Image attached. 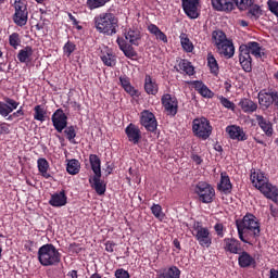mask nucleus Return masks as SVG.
Returning a JSON list of instances; mask_svg holds the SVG:
<instances>
[{
    "label": "nucleus",
    "mask_w": 278,
    "mask_h": 278,
    "mask_svg": "<svg viewBox=\"0 0 278 278\" xmlns=\"http://www.w3.org/2000/svg\"><path fill=\"white\" fill-rule=\"evenodd\" d=\"M115 277L116 278H129V271L121 268V269H117L115 271Z\"/></svg>",
    "instance_id": "nucleus-54"
},
{
    "label": "nucleus",
    "mask_w": 278,
    "mask_h": 278,
    "mask_svg": "<svg viewBox=\"0 0 278 278\" xmlns=\"http://www.w3.org/2000/svg\"><path fill=\"white\" fill-rule=\"evenodd\" d=\"M179 277H181V270H179L177 266H172L159 274V278H179Z\"/></svg>",
    "instance_id": "nucleus-35"
},
{
    "label": "nucleus",
    "mask_w": 278,
    "mask_h": 278,
    "mask_svg": "<svg viewBox=\"0 0 278 278\" xmlns=\"http://www.w3.org/2000/svg\"><path fill=\"white\" fill-rule=\"evenodd\" d=\"M239 240L244 244H252L253 240L260 238V222L255 215L248 213L242 219L236 220Z\"/></svg>",
    "instance_id": "nucleus-1"
},
{
    "label": "nucleus",
    "mask_w": 278,
    "mask_h": 278,
    "mask_svg": "<svg viewBox=\"0 0 278 278\" xmlns=\"http://www.w3.org/2000/svg\"><path fill=\"white\" fill-rule=\"evenodd\" d=\"M110 0H87V7L89 10H97V8H103Z\"/></svg>",
    "instance_id": "nucleus-45"
},
{
    "label": "nucleus",
    "mask_w": 278,
    "mask_h": 278,
    "mask_svg": "<svg viewBox=\"0 0 278 278\" xmlns=\"http://www.w3.org/2000/svg\"><path fill=\"white\" fill-rule=\"evenodd\" d=\"M192 131L197 138L202 140H207L212 136V125L210 121L205 117H198L192 122Z\"/></svg>",
    "instance_id": "nucleus-6"
},
{
    "label": "nucleus",
    "mask_w": 278,
    "mask_h": 278,
    "mask_svg": "<svg viewBox=\"0 0 278 278\" xmlns=\"http://www.w3.org/2000/svg\"><path fill=\"white\" fill-rule=\"evenodd\" d=\"M173 244L176 249H178L179 251L181 250V243L179 242L178 239H174Z\"/></svg>",
    "instance_id": "nucleus-62"
},
{
    "label": "nucleus",
    "mask_w": 278,
    "mask_h": 278,
    "mask_svg": "<svg viewBox=\"0 0 278 278\" xmlns=\"http://www.w3.org/2000/svg\"><path fill=\"white\" fill-rule=\"evenodd\" d=\"M119 84L124 88L125 92L130 94V97H138V90L131 86V83L127 76H121Z\"/></svg>",
    "instance_id": "nucleus-32"
},
{
    "label": "nucleus",
    "mask_w": 278,
    "mask_h": 278,
    "mask_svg": "<svg viewBox=\"0 0 278 278\" xmlns=\"http://www.w3.org/2000/svg\"><path fill=\"white\" fill-rule=\"evenodd\" d=\"M64 134L72 144H75V138L77 137V131L75 130V126L66 127Z\"/></svg>",
    "instance_id": "nucleus-44"
},
{
    "label": "nucleus",
    "mask_w": 278,
    "mask_h": 278,
    "mask_svg": "<svg viewBox=\"0 0 278 278\" xmlns=\"http://www.w3.org/2000/svg\"><path fill=\"white\" fill-rule=\"evenodd\" d=\"M179 68L186 75H194V66H192V63H190L188 60H181L179 63Z\"/></svg>",
    "instance_id": "nucleus-42"
},
{
    "label": "nucleus",
    "mask_w": 278,
    "mask_h": 278,
    "mask_svg": "<svg viewBox=\"0 0 278 278\" xmlns=\"http://www.w3.org/2000/svg\"><path fill=\"white\" fill-rule=\"evenodd\" d=\"M222 105L224 108H226L227 110H236V104H233V102L229 101V99L225 98V97H222L219 99Z\"/></svg>",
    "instance_id": "nucleus-51"
},
{
    "label": "nucleus",
    "mask_w": 278,
    "mask_h": 278,
    "mask_svg": "<svg viewBox=\"0 0 278 278\" xmlns=\"http://www.w3.org/2000/svg\"><path fill=\"white\" fill-rule=\"evenodd\" d=\"M100 58L104 66H116V55L109 48L101 51Z\"/></svg>",
    "instance_id": "nucleus-29"
},
{
    "label": "nucleus",
    "mask_w": 278,
    "mask_h": 278,
    "mask_svg": "<svg viewBox=\"0 0 278 278\" xmlns=\"http://www.w3.org/2000/svg\"><path fill=\"white\" fill-rule=\"evenodd\" d=\"M33 55H34V49L29 46H26L24 49L18 51L17 60L22 64H29V62H31Z\"/></svg>",
    "instance_id": "nucleus-30"
},
{
    "label": "nucleus",
    "mask_w": 278,
    "mask_h": 278,
    "mask_svg": "<svg viewBox=\"0 0 278 278\" xmlns=\"http://www.w3.org/2000/svg\"><path fill=\"white\" fill-rule=\"evenodd\" d=\"M250 179L252 181V186H254L256 190H260L268 182V177H266V175L260 169L252 170Z\"/></svg>",
    "instance_id": "nucleus-14"
},
{
    "label": "nucleus",
    "mask_w": 278,
    "mask_h": 278,
    "mask_svg": "<svg viewBox=\"0 0 278 278\" xmlns=\"http://www.w3.org/2000/svg\"><path fill=\"white\" fill-rule=\"evenodd\" d=\"M14 10L13 21L18 27H25L27 25V18L29 13L27 12V4L23 0H14Z\"/></svg>",
    "instance_id": "nucleus-8"
},
{
    "label": "nucleus",
    "mask_w": 278,
    "mask_h": 278,
    "mask_svg": "<svg viewBox=\"0 0 278 278\" xmlns=\"http://www.w3.org/2000/svg\"><path fill=\"white\" fill-rule=\"evenodd\" d=\"M144 90L147 94H157L160 87L157 86V81L151 77V75H146L144 78Z\"/></svg>",
    "instance_id": "nucleus-27"
},
{
    "label": "nucleus",
    "mask_w": 278,
    "mask_h": 278,
    "mask_svg": "<svg viewBox=\"0 0 278 278\" xmlns=\"http://www.w3.org/2000/svg\"><path fill=\"white\" fill-rule=\"evenodd\" d=\"M180 39V45L184 49V51H186V53H192V51H194V45L192 43V41H190V38H188V35L182 33L179 36Z\"/></svg>",
    "instance_id": "nucleus-38"
},
{
    "label": "nucleus",
    "mask_w": 278,
    "mask_h": 278,
    "mask_svg": "<svg viewBox=\"0 0 278 278\" xmlns=\"http://www.w3.org/2000/svg\"><path fill=\"white\" fill-rule=\"evenodd\" d=\"M214 229L217 233V236H219L220 238H223V224H216L214 226Z\"/></svg>",
    "instance_id": "nucleus-57"
},
{
    "label": "nucleus",
    "mask_w": 278,
    "mask_h": 278,
    "mask_svg": "<svg viewBox=\"0 0 278 278\" xmlns=\"http://www.w3.org/2000/svg\"><path fill=\"white\" fill-rule=\"evenodd\" d=\"M52 125L58 134H62L68 127V116L62 109H58L51 116Z\"/></svg>",
    "instance_id": "nucleus-11"
},
{
    "label": "nucleus",
    "mask_w": 278,
    "mask_h": 278,
    "mask_svg": "<svg viewBox=\"0 0 278 278\" xmlns=\"http://www.w3.org/2000/svg\"><path fill=\"white\" fill-rule=\"evenodd\" d=\"M251 18H260L262 16V9L257 4H252L249 10Z\"/></svg>",
    "instance_id": "nucleus-48"
},
{
    "label": "nucleus",
    "mask_w": 278,
    "mask_h": 278,
    "mask_svg": "<svg viewBox=\"0 0 278 278\" xmlns=\"http://www.w3.org/2000/svg\"><path fill=\"white\" fill-rule=\"evenodd\" d=\"M89 184H91V187L96 190L97 194L100 197L105 194V184L101 180V175L93 176L92 179H89Z\"/></svg>",
    "instance_id": "nucleus-31"
},
{
    "label": "nucleus",
    "mask_w": 278,
    "mask_h": 278,
    "mask_svg": "<svg viewBox=\"0 0 278 278\" xmlns=\"http://www.w3.org/2000/svg\"><path fill=\"white\" fill-rule=\"evenodd\" d=\"M182 8L189 18H199V0H182Z\"/></svg>",
    "instance_id": "nucleus-15"
},
{
    "label": "nucleus",
    "mask_w": 278,
    "mask_h": 278,
    "mask_svg": "<svg viewBox=\"0 0 278 278\" xmlns=\"http://www.w3.org/2000/svg\"><path fill=\"white\" fill-rule=\"evenodd\" d=\"M213 10L217 12H231L233 10V0H211Z\"/></svg>",
    "instance_id": "nucleus-21"
},
{
    "label": "nucleus",
    "mask_w": 278,
    "mask_h": 278,
    "mask_svg": "<svg viewBox=\"0 0 278 278\" xmlns=\"http://www.w3.org/2000/svg\"><path fill=\"white\" fill-rule=\"evenodd\" d=\"M226 134H228L230 140H237V142H244L245 140H249V136H247L244 128L238 125L227 126Z\"/></svg>",
    "instance_id": "nucleus-13"
},
{
    "label": "nucleus",
    "mask_w": 278,
    "mask_h": 278,
    "mask_svg": "<svg viewBox=\"0 0 278 278\" xmlns=\"http://www.w3.org/2000/svg\"><path fill=\"white\" fill-rule=\"evenodd\" d=\"M68 18L73 22L74 25H77V18H75V16H73L71 13H68Z\"/></svg>",
    "instance_id": "nucleus-64"
},
{
    "label": "nucleus",
    "mask_w": 278,
    "mask_h": 278,
    "mask_svg": "<svg viewBox=\"0 0 278 278\" xmlns=\"http://www.w3.org/2000/svg\"><path fill=\"white\" fill-rule=\"evenodd\" d=\"M125 134L128 138V141L132 142V144H138V142H140V138H142L140 128L134 124H129L125 128Z\"/></svg>",
    "instance_id": "nucleus-19"
},
{
    "label": "nucleus",
    "mask_w": 278,
    "mask_h": 278,
    "mask_svg": "<svg viewBox=\"0 0 278 278\" xmlns=\"http://www.w3.org/2000/svg\"><path fill=\"white\" fill-rule=\"evenodd\" d=\"M193 87H194V90H197V92H199V94H201V97H203L204 99L214 98L213 91L210 90V88L206 87V85H204L203 81L194 80L193 81Z\"/></svg>",
    "instance_id": "nucleus-26"
},
{
    "label": "nucleus",
    "mask_w": 278,
    "mask_h": 278,
    "mask_svg": "<svg viewBox=\"0 0 278 278\" xmlns=\"http://www.w3.org/2000/svg\"><path fill=\"white\" fill-rule=\"evenodd\" d=\"M224 249L228 253H233L235 255L240 254V251H242V243L238 241V239L233 238H227L224 240Z\"/></svg>",
    "instance_id": "nucleus-20"
},
{
    "label": "nucleus",
    "mask_w": 278,
    "mask_h": 278,
    "mask_svg": "<svg viewBox=\"0 0 278 278\" xmlns=\"http://www.w3.org/2000/svg\"><path fill=\"white\" fill-rule=\"evenodd\" d=\"M4 103L8 105L10 114H12V111L16 110L20 105V103L12 98H4Z\"/></svg>",
    "instance_id": "nucleus-49"
},
{
    "label": "nucleus",
    "mask_w": 278,
    "mask_h": 278,
    "mask_svg": "<svg viewBox=\"0 0 278 278\" xmlns=\"http://www.w3.org/2000/svg\"><path fill=\"white\" fill-rule=\"evenodd\" d=\"M191 160L198 165L203 164V159H201V156H199L198 154H192Z\"/></svg>",
    "instance_id": "nucleus-58"
},
{
    "label": "nucleus",
    "mask_w": 278,
    "mask_h": 278,
    "mask_svg": "<svg viewBox=\"0 0 278 278\" xmlns=\"http://www.w3.org/2000/svg\"><path fill=\"white\" fill-rule=\"evenodd\" d=\"M195 194H198L201 203H212L216 197V190L214 187H212V185L200 181L195 186Z\"/></svg>",
    "instance_id": "nucleus-7"
},
{
    "label": "nucleus",
    "mask_w": 278,
    "mask_h": 278,
    "mask_svg": "<svg viewBox=\"0 0 278 278\" xmlns=\"http://www.w3.org/2000/svg\"><path fill=\"white\" fill-rule=\"evenodd\" d=\"M206 60H207V66L212 75H218L219 73L218 61H216V58H214V54L208 53Z\"/></svg>",
    "instance_id": "nucleus-40"
},
{
    "label": "nucleus",
    "mask_w": 278,
    "mask_h": 278,
    "mask_svg": "<svg viewBox=\"0 0 278 278\" xmlns=\"http://www.w3.org/2000/svg\"><path fill=\"white\" fill-rule=\"evenodd\" d=\"M68 277H72V278H77L78 276H77V270H71L70 273H68Z\"/></svg>",
    "instance_id": "nucleus-63"
},
{
    "label": "nucleus",
    "mask_w": 278,
    "mask_h": 278,
    "mask_svg": "<svg viewBox=\"0 0 278 278\" xmlns=\"http://www.w3.org/2000/svg\"><path fill=\"white\" fill-rule=\"evenodd\" d=\"M115 248H116V243H114L113 241H108L105 243V251H108V253H114Z\"/></svg>",
    "instance_id": "nucleus-55"
},
{
    "label": "nucleus",
    "mask_w": 278,
    "mask_h": 278,
    "mask_svg": "<svg viewBox=\"0 0 278 278\" xmlns=\"http://www.w3.org/2000/svg\"><path fill=\"white\" fill-rule=\"evenodd\" d=\"M239 106L245 114H253V112L257 110V103L253 102L250 99H242L239 102Z\"/></svg>",
    "instance_id": "nucleus-33"
},
{
    "label": "nucleus",
    "mask_w": 278,
    "mask_h": 278,
    "mask_svg": "<svg viewBox=\"0 0 278 278\" xmlns=\"http://www.w3.org/2000/svg\"><path fill=\"white\" fill-rule=\"evenodd\" d=\"M258 103L263 110H268L269 106L274 105L273 91L270 92H258Z\"/></svg>",
    "instance_id": "nucleus-28"
},
{
    "label": "nucleus",
    "mask_w": 278,
    "mask_h": 278,
    "mask_svg": "<svg viewBox=\"0 0 278 278\" xmlns=\"http://www.w3.org/2000/svg\"><path fill=\"white\" fill-rule=\"evenodd\" d=\"M240 47H245L248 53L250 55H254V58H262L264 55V48H262V46H260V43L256 41H250Z\"/></svg>",
    "instance_id": "nucleus-25"
},
{
    "label": "nucleus",
    "mask_w": 278,
    "mask_h": 278,
    "mask_svg": "<svg viewBox=\"0 0 278 278\" xmlns=\"http://www.w3.org/2000/svg\"><path fill=\"white\" fill-rule=\"evenodd\" d=\"M256 123L268 138L275 134V130L273 129V123H270V121L266 119L264 116L256 115Z\"/></svg>",
    "instance_id": "nucleus-22"
},
{
    "label": "nucleus",
    "mask_w": 278,
    "mask_h": 278,
    "mask_svg": "<svg viewBox=\"0 0 278 278\" xmlns=\"http://www.w3.org/2000/svg\"><path fill=\"white\" fill-rule=\"evenodd\" d=\"M140 123L142 127H146L147 131H155L157 129V119L149 110L141 112Z\"/></svg>",
    "instance_id": "nucleus-12"
},
{
    "label": "nucleus",
    "mask_w": 278,
    "mask_h": 278,
    "mask_svg": "<svg viewBox=\"0 0 278 278\" xmlns=\"http://www.w3.org/2000/svg\"><path fill=\"white\" fill-rule=\"evenodd\" d=\"M236 5L239 10L244 11L249 10L253 5L254 0H235Z\"/></svg>",
    "instance_id": "nucleus-46"
},
{
    "label": "nucleus",
    "mask_w": 278,
    "mask_h": 278,
    "mask_svg": "<svg viewBox=\"0 0 278 278\" xmlns=\"http://www.w3.org/2000/svg\"><path fill=\"white\" fill-rule=\"evenodd\" d=\"M212 45L216 48L219 55H224V58H233V53H236V48L233 47V42L227 38L225 31L217 29L212 33Z\"/></svg>",
    "instance_id": "nucleus-4"
},
{
    "label": "nucleus",
    "mask_w": 278,
    "mask_h": 278,
    "mask_svg": "<svg viewBox=\"0 0 278 278\" xmlns=\"http://www.w3.org/2000/svg\"><path fill=\"white\" fill-rule=\"evenodd\" d=\"M267 5L271 14H275L278 18V1L277 0H268Z\"/></svg>",
    "instance_id": "nucleus-50"
},
{
    "label": "nucleus",
    "mask_w": 278,
    "mask_h": 278,
    "mask_svg": "<svg viewBox=\"0 0 278 278\" xmlns=\"http://www.w3.org/2000/svg\"><path fill=\"white\" fill-rule=\"evenodd\" d=\"M238 263L240 268H251V266H255V257L249 252H239Z\"/></svg>",
    "instance_id": "nucleus-24"
},
{
    "label": "nucleus",
    "mask_w": 278,
    "mask_h": 278,
    "mask_svg": "<svg viewBox=\"0 0 278 278\" xmlns=\"http://www.w3.org/2000/svg\"><path fill=\"white\" fill-rule=\"evenodd\" d=\"M162 106L167 116H177L179 110V102L177 98L170 93H165L161 98Z\"/></svg>",
    "instance_id": "nucleus-10"
},
{
    "label": "nucleus",
    "mask_w": 278,
    "mask_h": 278,
    "mask_svg": "<svg viewBox=\"0 0 278 278\" xmlns=\"http://www.w3.org/2000/svg\"><path fill=\"white\" fill-rule=\"evenodd\" d=\"M233 189V185H231V179L226 172L220 173V180L217 185V190L223 192L224 194H231V190Z\"/></svg>",
    "instance_id": "nucleus-18"
},
{
    "label": "nucleus",
    "mask_w": 278,
    "mask_h": 278,
    "mask_svg": "<svg viewBox=\"0 0 278 278\" xmlns=\"http://www.w3.org/2000/svg\"><path fill=\"white\" fill-rule=\"evenodd\" d=\"M34 119L39 121L40 123H45L47 121V111H45V108L42 105H36L34 108Z\"/></svg>",
    "instance_id": "nucleus-41"
},
{
    "label": "nucleus",
    "mask_w": 278,
    "mask_h": 278,
    "mask_svg": "<svg viewBox=\"0 0 278 278\" xmlns=\"http://www.w3.org/2000/svg\"><path fill=\"white\" fill-rule=\"evenodd\" d=\"M67 197L64 190H62L59 193H54L51 195V199L49 200V205L52 207H64L67 203Z\"/></svg>",
    "instance_id": "nucleus-23"
},
{
    "label": "nucleus",
    "mask_w": 278,
    "mask_h": 278,
    "mask_svg": "<svg viewBox=\"0 0 278 278\" xmlns=\"http://www.w3.org/2000/svg\"><path fill=\"white\" fill-rule=\"evenodd\" d=\"M0 134H10V125L5 123L0 124Z\"/></svg>",
    "instance_id": "nucleus-56"
},
{
    "label": "nucleus",
    "mask_w": 278,
    "mask_h": 278,
    "mask_svg": "<svg viewBox=\"0 0 278 278\" xmlns=\"http://www.w3.org/2000/svg\"><path fill=\"white\" fill-rule=\"evenodd\" d=\"M192 235L198 240L200 247L210 248L212 245V237H210V229L203 227L201 223H193V232Z\"/></svg>",
    "instance_id": "nucleus-9"
},
{
    "label": "nucleus",
    "mask_w": 278,
    "mask_h": 278,
    "mask_svg": "<svg viewBox=\"0 0 278 278\" xmlns=\"http://www.w3.org/2000/svg\"><path fill=\"white\" fill-rule=\"evenodd\" d=\"M148 31L152 34V36H155L156 40H161L162 42H168V37H166V34L157 27L155 24H150L148 26Z\"/></svg>",
    "instance_id": "nucleus-34"
},
{
    "label": "nucleus",
    "mask_w": 278,
    "mask_h": 278,
    "mask_svg": "<svg viewBox=\"0 0 278 278\" xmlns=\"http://www.w3.org/2000/svg\"><path fill=\"white\" fill-rule=\"evenodd\" d=\"M13 116L15 118H18V116H25V112L23 111V106H21L16 112H14Z\"/></svg>",
    "instance_id": "nucleus-59"
},
{
    "label": "nucleus",
    "mask_w": 278,
    "mask_h": 278,
    "mask_svg": "<svg viewBox=\"0 0 278 278\" xmlns=\"http://www.w3.org/2000/svg\"><path fill=\"white\" fill-rule=\"evenodd\" d=\"M81 169V164L76 159L67 161L66 170L68 175H77Z\"/></svg>",
    "instance_id": "nucleus-39"
},
{
    "label": "nucleus",
    "mask_w": 278,
    "mask_h": 278,
    "mask_svg": "<svg viewBox=\"0 0 278 278\" xmlns=\"http://www.w3.org/2000/svg\"><path fill=\"white\" fill-rule=\"evenodd\" d=\"M260 192L264 194L266 199H269L274 203H278V188L268 181L264 187L260 189Z\"/></svg>",
    "instance_id": "nucleus-17"
},
{
    "label": "nucleus",
    "mask_w": 278,
    "mask_h": 278,
    "mask_svg": "<svg viewBox=\"0 0 278 278\" xmlns=\"http://www.w3.org/2000/svg\"><path fill=\"white\" fill-rule=\"evenodd\" d=\"M270 214H271V216H274V218H277V216H278V208L273 206V205H270Z\"/></svg>",
    "instance_id": "nucleus-61"
},
{
    "label": "nucleus",
    "mask_w": 278,
    "mask_h": 278,
    "mask_svg": "<svg viewBox=\"0 0 278 278\" xmlns=\"http://www.w3.org/2000/svg\"><path fill=\"white\" fill-rule=\"evenodd\" d=\"M239 62L243 71H245V73H251L252 59H251V54L249 53V50H247V47L239 48Z\"/></svg>",
    "instance_id": "nucleus-16"
},
{
    "label": "nucleus",
    "mask_w": 278,
    "mask_h": 278,
    "mask_svg": "<svg viewBox=\"0 0 278 278\" xmlns=\"http://www.w3.org/2000/svg\"><path fill=\"white\" fill-rule=\"evenodd\" d=\"M9 45L13 47V49H18L21 47V35L17 33H13L9 36Z\"/></svg>",
    "instance_id": "nucleus-43"
},
{
    "label": "nucleus",
    "mask_w": 278,
    "mask_h": 278,
    "mask_svg": "<svg viewBox=\"0 0 278 278\" xmlns=\"http://www.w3.org/2000/svg\"><path fill=\"white\" fill-rule=\"evenodd\" d=\"M125 38L118 37L116 42L118 48L123 51L126 58H136L137 53L134 50V47H139L142 40V36L140 35V30L129 29L125 33Z\"/></svg>",
    "instance_id": "nucleus-2"
},
{
    "label": "nucleus",
    "mask_w": 278,
    "mask_h": 278,
    "mask_svg": "<svg viewBox=\"0 0 278 278\" xmlns=\"http://www.w3.org/2000/svg\"><path fill=\"white\" fill-rule=\"evenodd\" d=\"M89 163L94 176L101 175V159L97 154L89 155Z\"/></svg>",
    "instance_id": "nucleus-37"
},
{
    "label": "nucleus",
    "mask_w": 278,
    "mask_h": 278,
    "mask_svg": "<svg viewBox=\"0 0 278 278\" xmlns=\"http://www.w3.org/2000/svg\"><path fill=\"white\" fill-rule=\"evenodd\" d=\"M273 97H274V105L278 110V91H273Z\"/></svg>",
    "instance_id": "nucleus-60"
},
{
    "label": "nucleus",
    "mask_w": 278,
    "mask_h": 278,
    "mask_svg": "<svg viewBox=\"0 0 278 278\" xmlns=\"http://www.w3.org/2000/svg\"><path fill=\"white\" fill-rule=\"evenodd\" d=\"M63 51H64L65 55H67V58L71 56L73 51H75V43L67 41L65 43V46L63 47Z\"/></svg>",
    "instance_id": "nucleus-52"
},
{
    "label": "nucleus",
    "mask_w": 278,
    "mask_h": 278,
    "mask_svg": "<svg viewBox=\"0 0 278 278\" xmlns=\"http://www.w3.org/2000/svg\"><path fill=\"white\" fill-rule=\"evenodd\" d=\"M93 23L97 31L106 36H114L118 27V18L111 12L100 13L93 18Z\"/></svg>",
    "instance_id": "nucleus-3"
},
{
    "label": "nucleus",
    "mask_w": 278,
    "mask_h": 278,
    "mask_svg": "<svg viewBox=\"0 0 278 278\" xmlns=\"http://www.w3.org/2000/svg\"><path fill=\"white\" fill-rule=\"evenodd\" d=\"M0 114L5 118L10 116V110L8 109V104L5 102L0 101Z\"/></svg>",
    "instance_id": "nucleus-53"
},
{
    "label": "nucleus",
    "mask_w": 278,
    "mask_h": 278,
    "mask_svg": "<svg viewBox=\"0 0 278 278\" xmlns=\"http://www.w3.org/2000/svg\"><path fill=\"white\" fill-rule=\"evenodd\" d=\"M151 212H152L153 216L155 218H157L159 220H163L164 219V212H162V205L153 204L151 206Z\"/></svg>",
    "instance_id": "nucleus-47"
},
{
    "label": "nucleus",
    "mask_w": 278,
    "mask_h": 278,
    "mask_svg": "<svg viewBox=\"0 0 278 278\" xmlns=\"http://www.w3.org/2000/svg\"><path fill=\"white\" fill-rule=\"evenodd\" d=\"M38 261L41 266H58L62 262V254L51 243L41 245L37 252Z\"/></svg>",
    "instance_id": "nucleus-5"
},
{
    "label": "nucleus",
    "mask_w": 278,
    "mask_h": 278,
    "mask_svg": "<svg viewBox=\"0 0 278 278\" xmlns=\"http://www.w3.org/2000/svg\"><path fill=\"white\" fill-rule=\"evenodd\" d=\"M38 170L45 179H51V174H49V161L47 159H38L37 161Z\"/></svg>",
    "instance_id": "nucleus-36"
}]
</instances>
